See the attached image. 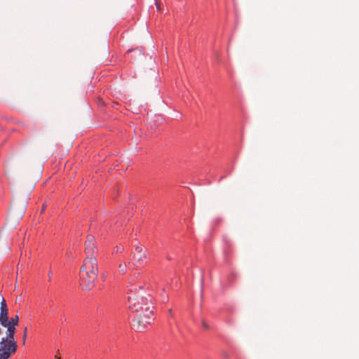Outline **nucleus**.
Wrapping results in <instances>:
<instances>
[{"label": "nucleus", "instance_id": "obj_10", "mask_svg": "<svg viewBox=\"0 0 359 359\" xmlns=\"http://www.w3.org/2000/svg\"><path fill=\"white\" fill-rule=\"evenodd\" d=\"M26 337H27V327H25L24 329V332H23V336H22V344H25Z\"/></svg>", "mask_w": 359, "mask_h": 359}, {"label": "nucleus", "instance_id": "obj_17", "mask_svg": "<svg viewBox=\"0 0 359 359\" xmlns=\"http://www.w3.org/2000/svg\"><path fill=\"white\" fill-rule=\"evenodd\" d=\"M48 276H49V278H50V276H51V272H49V273H48Z\"/></svg>", "mask_w": 359, "mask_h": 359}, {"label": "nucleus", "instance_id": "obj_7", "mask_svg": "<svg viewBox=\"0 0 359 359\" xmlns=\"http://www.w3.org/2000/svg\"><path fill=\"white\" fill-rule=\"evenodd\" d=\"M85 245V252L87 255L86 257H93L94 253L97 251L95 238L91 235L88 236Z\"/></svg>", "mask_w": 359, "mask_h": 359}, {"label": "nucleus", "instance_id": "obj_19", "mask_svg": "<svg viewBox=\"0 0 359 359\" xmlns=\"http://www.w3.org/2000/svg\"><path fill=\"white\" fill-rule=\"evenodd\" d=\"M1 334V329L0 328V334Z\"/></svg>", "mask_w": 359, "mask_h": 359}, {"label": "nucleus", "instance_id": "obj_8", "mask_svg": "<svg viewBox=\"0 0 359 359\" xmlns=\"http://www.w3.org/2000/svg\"><path fill=\"white\" fill-rule=\"evenodd\" d=\"M8 319V309L6 301H3L0 307V324L3 327L6 325L7 320Z\"/></svg>", "mask_w": 359, "mask_h": 359}, {"label": "nucleus", "instance_id": "obj_4", "mask_svg": "<svg viewBox=\"0 0 359 359\" xmlns=\"http://www.w3.org/2000/svg\"><path fill=\"white\" fill-rule=\"evenodd\" d=\"M27 205V201L26 199L15 201L10 210V217L17 222L22 219L25 212Z\"/></svg>", "mask_w": 359, "mask_h": 359}, {"label": "nucleus", "instance_id": "obj_13", "mask_svg": "<svg viewBox=\"0 0 359 359\" xmlns=\"http://www.w3.org/2000/svg\"><path fill=\"white\" fill-rule=\"evenodd\" d=\"M203 327H204L208 328V325H206V323H203Z\"/></svg>", "mask_w": 359, "mask_h": 359}, {"label": "nucleus", "instance_id": "obj_12", "mask_svg": "<svg viewBox=\"0 0 359 359\" xmlns=\"http://www.w3.org/2000/svg\"><path fill=\"white\" fill-rule=\"evenodd\" d=\"M156 8H157V9L160 11V10H161V8H160V5H159V4H158V1H156Z\"/></svg>", "mask_w": 359, "mask_h": 359}, {"label": "nucleus", "instance_id": "obj_5", "mask_svg": "<svg viewBox=\"0 0 359 359\" xmlns=\"http://www.w3.org/2000/svg\"><path fill=\"white\" fill-rule=\"evenodd\" d=\"M18 349V344L0 340V359H9Z\"/></svg>", "mask_w": 359, "mask_h": 359}, {"label": "nucleus", "instance_id": "obj_1", "mask_svg": "<svg viewBox=\"0 0 359 359\" xmlns=\"http://www.w3.org/2000/svg\"><path fill=\"white\" fill-rule=\"evenodd\" d=\"M128 292L129 309L134 314L133 326L142 331L154 320L151 296L142 290V285H135V277L128 283Z\"/></svg>", "mask_w": 359, "mask_h": 359}, {"label": "nucleus", "instance_id": "obj_11", "mask_svg": "<svg viewBox=\"0 0 359 359\" xmlns=\"http://www.w3.org/2000/svg\"><path fill=\"white\" fill-rule=\"evenodd\" d=\"M3 301H6V300L4 298V297L1 295V294H0V304H1V302H3Z\"/></svg>", "mask_w": 359, "mask_h": 359}, {"label": "nucleus", "instance_id": "obj_18", "mask_svg": "<svg viewBox=\"0 0 359 359\" xmlns=\"http://www.w3.org/2000/svg\"><path fill=\"white\" fill-rule=\"evenodd\" d=\"M169 313L172 314V309H169Z\"/></svg>", "mask_w": 359, "mask_h": 359}, {"label": "nucleus", "instance_id": "obj_16", "mask_svg": "<svg viewBox=\"0 0 359 359\" xmlns=\"http://www.w3.org/2000/svg\"><path fill=\"white\" fill-rule=\"evenodd\" d=\"M123 250V248H118V250H120L121 252Z\"/></svg>", "mask_w": 359, "mask_h": 359}, {"label": "nucleus", "instance_id": "obj_9", "mask_svg": "<svg viewBox=\"0 0 359 359\" xmlns=\"http://www.w3.org/2000/svg\"><path fill=\"white\" fill-rule=\"evenodd\" d=\"M118 271L121 275H124L127 271V266L126 262H121L118 265Z\"/></svg>", "mask_w": 359, "mask_h": 359}, {"label": "nucleus", "instance_id": "obj_15", "mask_svg": "<svg viewBox=\"0 0 359 359\" xmlns=\"http://www.w3.org/2000/svg\"><path fill=\"white\" fill-rule=\"evenodd\" d=\"M123 250V248H118V250H120L121 252Z\"/></svg>", "mask_w": 359, "mask_h": 359}, {"label": "nucleus", "instance_id": "obj_3", "mask_svg": "<svg viewBox=\"0 0 359 359\" xmlns=\"http://www.w3.org/2000/svg\"><path fill=\"white\" fill-rule=\"evenodd\" d=\"M19 323V316L16 315L15 317L8 319L6 325L4 327L6 328V336L1 339V341H9V343L17 344L14 335L16 332V327Z\"/></svg>", "mask_w": 359, "mask_h": 359}, {"label": "nucleus", "instance_id": "obj_6", "mask_svg": "<svg viewBox=\"0 0 359 359\" xmlns=\"http://www.w3.org/2000/svg\"><path fill=\"white\" fill-rule=\"evenodd\" d=\"M147 258V250L142 246H136L135 248V252L133 253V262H132V264L134 268L137 269L143 265Z\"/></svg>", "mask_w": 359, "mask_h": 359}, {"label": "nucleus", "instance_id": "obj_14", "mask_svg": "<svg viewBox=\"0 0 359 359\" xmlns=\"http://www.w3.org/2000/svg\"><path fill=\"white\" fill-rule=\"evenodd\" d=\"M55 359H60V356H58L57 355H55Z\"/></svg>", "mask_w": 359, "mask_h": 359}, {"label": "nucleus", "instance_id": "obj_2", "mask_svg": "<svg viewBox=\"0 0 359 359\" xmlns=\"http://www.w3.org/2000/svg\"><path fill=\"white\" fill-rule=\"evenodd\" d=\"M98 264L95 257H86L79 271L80 284L83 290H90L97 278Z\"/></svg>", "mask_w": 359, "mask_h": 359}]
</instances>
